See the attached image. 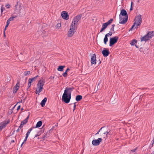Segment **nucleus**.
I'll return each instance as SVG.
<instances>
[{"label":"nucleus","mask_w":154,"mask_h":154,"mask_svg":"<svg viewBox=\"0 0 154 154\" xmlns=\"http://www.w3.org/2000/svg\"><path fill=\"white\" fill-rule=\"evenodd\" d=\"M4 36L5 37V32H4Z\"/></svg>","instance_id":"58"},{"label":"nucleus","mask_w":154,"mask_h":154,"mask_svg":"<svg viewBox=\"0 0 154 154\" xmlns=\"http://www.w3.org/2000/svg\"><path fill=\"white\" fill-rule=\"evenodd\" d=\"M10 21L8 20V19L7 20L6 22V24L7 25H9L10 23Z\"/></svg>","instance_id":"42"},{"label":"nucleus","mask_w":154,"mask_h":154,"mask_svg":"<svg viewBox=\"0 0 154 154\" xmlns=\"http://www.w3.org/2000/svg\"><path fill=\"white\" fill-rule=\"evenodd\" d=\"M113 20L112 19H111L108 21L106 23H104L102 25V27L100 31V32H102L107 27V26L110 24L113 21Z\"/></svg>","instance_id":"6"},{"label":"nucleus","mask_w":154,"mask_h":154,"mask_svg":"<svg viewBox=\"0 0 154 154\" xmlns=\"http://www.w3.org/2000/svg\"><path fill=\"white\" fill-rule=\"evenodd\" d=\"M45 81L43 79H41L39 80L37 84V88L38 90V92H41L42 90L43 86L44 85Z\"/></svg>","instance_id":"3"},{"label":"nucleus","mask_w":154,"mask_h":154,"mask_svg":"<svg viewBox=\"0 0 154 154\" xmlns=\"http://www.w3.org/2000/svg\"><path fill=\"white\" fill-rule=\"evenodd\" d=\"M108 41V38L107 35H105L103 41L105 45L106 44V43Z\"/></svg>","instance_id":"28"},{"label":"nucleus","mask_w":154,"mask_h":154,"mask_svg":"<svg viewBox=\"0 0 154 154\" xmlns=\"http://www.w3.org/2000/svg\"><path fill=\"white\" fill-rule=\"evenodd\" d=\"M76 28L75 26L71 25L70 29L68 32V36L69 37H72L74 34V31Z\"/></svg>","instance_id":"7"},{"label":"nucleus","mask_w":154,"mask_h":154,"mask_svg":"<svg viewBox=\"0 0 154 154\" xmlns=\"http://www.w3.org/2000/svg\"><path fill=\"white\" fill-rule=\"evenodd\" d=\"M3 5H2L1 6V15H2L3 11L5 10V8L4 7H3Z\"/></svg>","instance_id":"30"},{"label":"nucleus","mask_w":154,"mask_h":154,"mask_svg":"<svg viewBox=\"0 0 154 154\" xmlns=\"http://www.w3.org/2000/svg\"><path fill=\"white\" fill-rule=\"evenodd\" d=\"M38 90L37 89H36V91H35V93L36 94H37L38 93H40V92H38Z\"/></svg>","instance_id":"44"},{"label":"nucleus","mask_w":154,"mask_h":154,"mask_svg":"<svg viewBox=\"0 0 154 154\" xmlns=\"http://www.w3.org/2000/svg\"><path fill=\"white\" fill-rule=\"evenodd\" d=\"M61 16L65 20H68L69 19V15L67 13L66 11H63L62 12Z\"/></svg>","instance_id":"15"},{"label":"nucleus","mask_w":154,"mask_h":154,"mask_svg":"<svg viewBox=\"0 0 154 154\" xmlns=\"http://www.w3.org/2000/svg\"><path fill=\"white\" fill-rule=\"evenodd\" d=\"M6 28H7L5 27V28L4 29V32H5V31L6 29Z\"/></svg>","instance_id":"54"},{"label":"nucleus","mask_w":154,"mask_h":154,"mask_svg":"<svg viewBox=\"0 0 154 154\" xmlns=\"http://www.w3.org/2000/svg\"><path fill=\"white\" fill-rule=\"evenodd\" d=\"M82 98V97L80 95H77L75 98L76 100L77 101H79L81 100Z\"/></svg>","instance_id":"23"},{"label":"nucleus","mask_w":154,"mask_h":154,"mask_svg":"<svg viewBox=\"0 0 154 154\" xmlns=\"http://www.w3.org/2000/svg\"><path fill=\"white\" fill-rule=\"evenodd\" d=\"M69 70H70L69 69V68H67V69H66V71L64 73H63L62 75L64 77H66L67 76V72Z\"/></svg>","instance_id":"27"},{"label":"nucleus","mask_w":154,"mask_h":154,"mask_svg":"<svg viewBox=\"0 0 154 154\" xmlns=\"http://www.w3.org/2000/svg\"><path fill=\"white\" fill-rule=\"evenodd\" d=\"M82 17V15H78L74 17L71 25L75 26L77 28V25L78 24V22L81 20Z\"/></svg>","instance_id":"4"},{"label":"nucleus","mask_w":154,"mask_h":154,"mask_svg":"<svg viewBox=\"0 0 154 154\" xmlns=\"http://www.w3.org/2000/svg\"><path fill=\"white\" fill-rule=\"evenodd\" d=\"M133 8L132 7V6H131V8H130V11H131L133 10Z\"/></svg>","instance_id":"46"},{"label":"nucleus","mask_w":154,"mask_h":154,"mask_svg":"<svg viewBox=\"0 0 154 154\" xmlns=\"http://www.w3.org/2000/svg\"><path fill=\"white\" fill-rule=\"evenodd\" d=\"M61 26V24L60 23H58L57 25V27L58 28H59Z\"/></svg>","instance_id":"38"},{"label":"nucleus","mask_w":154,"mask_h":154,"mask_svg":"<svg viewBox=\"0 0 154 154\" xmlns=\"http://www.w3.org/2000/svg\"><path fill=\"white\" fill-rule=\"evenodd\" d=\"M104 127H101L97 132H98V133H99V132L102 130V128H103Z\"/></svg>","instance_id":"43"},{"label":"nucleus","mask_w":154,"mask_h":154,"mask_svg":"<svg viewBox=\"0 0 154 154\" xmlns=\"http://www.w3.org/2000/svg\"><path fill=\"white\" fill-rule=\"evenodd\" d=\"M137 147H136L135 149H132L131 150V151L132 152H134L137 149Z\"/></svg>","instance_id":"40"},{"label":"nucleus","mask_w":154,"mask_h":154,"mask_svg":"<svg viewBox=\"0 0 154 154\" xmlns=\"http://www.w3.org/2000/svg\"><path fill=\"white\" fill-rule=\"evenodd\" d=\"M99 134V133H98V132H97V133L95 135H97V134Z\"/></svg>","instance_id":"56"},{"label":"nucleus","mask_w":154,"mask_h":154,"mask_svg":"<svg viewBox=\"0 0 154 154\" xmlns=\"http://www.w3.org/2000/svg\"><path fill=\"white\" fill-rule=\"evenodd\" d=\"M137 42V40L135 39L133 40L131 42L130 44L132 45H134V44Z\"/></svg>","instance_id":"31"},{"label":"nucleus","mask_w":154,"mask_h":154,"mask_svg":"<svg viewBox=\"0 0 154 154\" xmlns=\"http://www.w3.org/2000/svg\"><path fill=\"white\" fill-rule=\"evenodd\" d=\"M47 98L45 97L41 101V104L42 107H44L45 104V103L47 101Z\"/></svg>","instance_id":"21"},{"label":"nucleus","mask_w":154,"mask_h":154,"mask_svg":"<svg viewBox=\"0 0 154 154\" xmlns=\"http://www.w3.org/2000/svg\"><path fill=\"white\" fill-rule=\"evenodd\" d=\"M20 128H18L17 130V132H19L20 130Z\"/></svg>","instance_id":"47"},{"label":"nucleus","mask_w":154,"mask_h":154,"mask_svg":"<svg viewBox=\"0 0 154 154\" xmlns=\"http://www.w3.org/2000/svg\"><path fill=\"white\" fill-rule=\"evenodd\" d=\"M134 21V22L129 31L132 30L134 27L135 29H137L138 26L140 25L142 22L141 15H139L135 17Z\"/></svg>","instance_id":"2"},{"label":"nucleus","mask_w":154,"mask_h":154,"mask_svg":"<svg viewBox=\"0 0 154 154\" xmlns=\"http://www.w3.org/2000/svg\"><path fill=\"white\" fill-rule=\"evenodd\" d=\"M76 106H74V109H73V111H74V110L75 109Z\"/></svg>","instance_id":"48"},{"label":"nucleus","mask_w":154,"mask_h":154,"mask_svg":"<svg viewBox=\"0 0 154 154\" xmlns=\"http://www.w3.org/2000/svg\"><path fill=\"white\" fill-rule=\"evenodd\" d=\"M34 128V127H33V128H30L29 129L27 133H26V135L28 136H29L30 133L31 132V131H32L33 128Z\"/></svg>","instance_id":"29"},{"label":"nucleus","mask_w":154,"mask_h":154,"mask_svg":"<svg viewBox=\"0 0 154 154\" xmlns=\"http://www.w3.org/2000/svg\"><path fill=\"white\" fill-rule=\"evenodd\" d=\"M5 7L7 8H9L11 7V5L8 4H7L5 5Z\"/></svg>","instance_id":"37"},{"label":"nucleus","mask_w":154,"mask_h":154,"mask_svg":"<svg viewBox=\"0 0 154 154\" xmlns=\"http://www.w3.org/2000/svg\"><path fill=\"white\" fill-rule=\"evenodd\" d=\"M109 51L108 50H107L106 48H104L103 50L102 51V54L104 57H106L108 56L109 54Z\"/></svg>","instance_id":"13"},{"label":"nucleus","mask_w":154,"mask_h":154,"mask_svg":"<svg viewBox=\"0 0 154 154\" xmlns=\"http://www.w3.org/2000/svg\"><path fill=\"white\" fill-rule=\"evenodd\" d=\"M29 115L23 121L21 122V123L23 125L26 124L28 122V119L29 118Z\"/></svg>","instance_id":"20"},{"label":"nucleus","mask_w":154,"mask_h":154,"mask_svg":"<svg viewBox=\"0 0 154 154\" xmlns=\"http://www.w3.org/2000/svg\"><path fill=\"white\" fill-rule=\"evenodd\" d=\"M112 134L111 130L110 129L105 130L103 131L102 133L100 134V136L101 137L105 138V137H107V135L108 134L111 135Z\"/></svg>","instance_id":"9"},{"label":"nucleus","mask_w":154,"mask_h":154,"mask_svg":"<svg viewBox=\"0 0 154 154\" xmlns=\"http://www.w3.org/2000/svg\"><path fill=\"white\" fill-rule=\"evenodd\" d=\"M38 77V75H37L33 78H29V80L31 82H32V83L33 82L35 81L36 79Z\"/></svg>","instance_id":"25"},{"label":"nucleus","mask_w":154,"mask_h":154,"mask_svg":"<svg viewBox=\"0 0 154 154\" xmlns=\"http://www.w3.org/2000/svg\"><path fill=\"white\" fill-rule=\"evenodd\" d=\"M74 89L73 87H66L62 96V100L66 103H68L71 98V93Z\"/></svg>","instance_id":"1"},{"label":"nucleus","mask_w":154,"mask_h":154,"mask_svg":"<svg viewBox=\"0 0 154 154\" xmlns=\"http://www.w3.org/2000/svg\"><path fill=\"white\" fill-rule=\"evenodd\" d=\"M91 61L92 65L94 64H96V56L95 54H93L91 56Z\"/></svg>","instance_id":"14"},{"label":"nucleus","mask_w":154,"mask_h":154,"mask_svg":"<svg viewBox=\"0 0 154 154\" xmlns=\"http://www.w3.org/2000/svg\"><path fill=\"white\" fill-rule=\"evenodd\" d=\"M112 27L110 29V30L111 32H114V27L115 26V24H112Z\"/></svg>","instance_id":"32"},{"label":"nucleus","mask_w":154,"mask_h":154,"mask_svg":"<svg viewBox=\"0 0 154 154\" xmlns=\"http://www.w3.org/2000/svg\"><path fill=\"white\" fill-rule=\"evenodd\" d=\"M118 39L119 37L117 36L110 38L109 40V46H112L115 44L117 42Z\"/></svg>","instance_id":"8"},{"label":"nucleus","mask_w":154,"mask_h":154,"mask_svg":"<svg viewBox=\"0 0 154 154\" xmlns=\"http://www.w3.org/2000/svg\"><path fill=\"white\" fill-rule=\"evenodd\" d=\"M102 140L101 138H99L97 140H93L92 142V144L95 146L98 145L102 141Z\"/></svg>","instance_id":"12"},{"label":"nucleus","mask_w":154,"mask_h":154,"mask_svg":"<svg viewBox=\"0 0 154 154\" xmlns=\"http://www.w3.org/2000/svg\"><path fill=\"white\" fill-rule=\"evenodd\" d=\"M11 143H14V140H12L11 141Z\"/></svg>","instance_id":"51"},{"label":"nucleus","mask_w":154,"mask_h":154,"mask_svg":"<svg viewBox=\"0 0 154 154\" xmlns=\"http://www.w3.org/2000/svg\"><path fill=\"white\" fill-rule=\"evenodd\" d=\"M42 124V121H39L37 122L36 125V128H39L41 126Z\"/></svg>","instance_id":"26"},{"label":"nucleus","mask_w":154,"mask_h":154,"mask_svg":"<svg viewBox=\"0 0 154 154\" xmlns=\"http://www.w3.org/2000/svg\"><path fill=\"white\" fill-rule=\"evenodd\" d=\"M24 143L23 142L21 144V147H22L23 145V144Z\"/></svg>","instance_id":"52"},{"label":"nucleus","mask_w":154,"mask_h":154,"mask_svg":"<svg viewBox=\"0 0 154 154\" xmlns=\"http://www.w3.org/2000/svg\"><path fill=\"white\" fill-rule=\"evenodd\" d=\"M150 39L149 36L147 34L146 35L143 36L141 38V41H145L146 42Z\"/></svg>","instance_id":"17"},{"label":"nucleus","mask_w":154,"mask_h":154,"mask_svg":"<svg viewBox=\"0 0 154 154\" xmlns=\"http://www.w3.org/2000/svg\"><path fill=\"white\" fill-rule=\"evenodd\" d=\"M112 32H110L108 33H107L106 35H107V36H110L112 35Z\"/></svg>","instance_id":"36"},{"label":"nucleus","mask_w":154,"mask_h":154,"mask_svg":"<svg viewBox=\"0 0 154 154\" xmlns=\"http://www.w3.org/2000/svg\"><path fill=\"white\" fill-rule=\"evenodd\" d=\"M22 8V4L19 1H17L14 8V11L16 12H18L20 14L21 13L20 11Z\"/></svg>","instance_id":"5"},{"label":"nucleus","mask_w":154,"mask_h":154,"mask_svg":"<svg viewBox=\"0 0 154 154\" xmlns=\"http://www.w3.org/2000/svg\"><path fill=\"white\" fill-rule=\"evenodd\" d=\"M20 88V85L18 82L16 84L15 86L13 88V93H16Z\"/></svg>","instance_id":"16"},{"label":"nucleus","mask_w":154,"mask_h":154,"mask_svg":"<svg viewBox=\"0 0 154 154\" xmlns=\"http://www.w3.org/2000/svg\"><path fill=\"white\" fill-rule=\"evenodd\" d=\"M76 102H75V103H74V106H76Z\"/></svg>","instance_id":"50"},{"label":"nucleus","mask_w":154,"mask_h":154,"mask_svg":"<svg viewBox=\"0 0 154 154\" xmlns=\"http://www.w3.org/2000/svg\"><path fill=\"white\" fill-rule=\"evenodd\" d=\"M39 136V135L38 134H36L35 135V137H37L38 136Z\"/></svg>","instance_id":"49"},{"label":"nucleus","mask_w":154,"mask_h":154,"mask_svg":"<svg viewBox=\"0 0 154 154\" xmlns=\"http://www.w3.org/2000/svg\"><path fill=\"white\" fill-rule=\"evenodd\" d=\"M20 105L19 106L17 107V110H19V109H20Z\"/></svg>","instance_id":"45"},{"label":"nucleus","mask_w":154,"mask_h":154,"mask_svg":"<svg viewBox=\"0 0 154 154\" xmlns=\"http://www.w3.org/2000/svg\"><path fill=\"white\" fill-rule=\"evenodd\" d=\"M23 125L21 123V124L20 125V126H19V128H20V129H21L23 127Z\"/></svg>","instance_id":"41"},{"label":"nucleus","mask_w":154,"mask_h":154,"mask_svg":"<svg viewBox=\"0 0 154 154\" xmlns=\"http://www.w3.org/2000/svg\"><path fill=\"white\" fill-rule=\"evenodd\" d=\"M31 83H32V82L28 80V86H27L28 88L27 89V90H28V88L31 87Z\"/></svg>","instance_id":"34"},{"label":"nucleus","mask_w":154,"mask_h":154,"mask_svg":"<svg viewBox=\"0 0 154 154\" xmlns=\"http://www.w3.org/2000/svg\"><path fill=\"white\" fill-rule=\"evenodd\" d=\"M65 66H60L57 68V70L60 71H63V68L65 67Z\"/></svg>","instance_id":"24"},{"label":"nucleus","mask_w":154,"mask_h":154,"mask_svg":"<svg viewBox=\"0 0 154 154\" xmlns=\"http://www.w3.org/2000/svg\"><path fill=\"white\" fill-rule=\"evenodd\" d=\"M128 16L123 17L121 15H119V23L122 24H125L127 22Z\"/></svg>","instance_id":"10"},{"label":"nucleus","mask_w":154,"mask_h":154,"mask_svg":"<svg viewBox=\"0 0 154 154\" xmlns=\"http://www.w3.org/2000/svg\"><path fill=\"white\" fill-rule=\"evenodd\" d=\"M135 46L136 47V48H138L137 46H136V45H135Z\"/></svg>","instance_id":"59"},{"label":"nucleus","mask_w":154,"mask_h":154,"mask_svg":"<svg viewBox=\"0 0 154 154\" xmlns=\"http://www.w3.org/2000/svg\"><path fill=\"white\" fill-rule=\"evenodd\" d=\"M119 15H121L122 17V16H125V17L128 16L126 11L124 9L121 10V13Z\"/></svg>","instance_id":"18"},{"label":"nucleus","mask_w":154,"mask_h":154,"mask_svg":"<svg viewBox=\"0 0 154 154\" xmlns=\"http://www.w3.org/2000/svg\"><path fill=\"white\" fill-rule=\"evenodd\" d=\"M28 137V136L26 135V136L25 138V139L23 141V142L24 143H25L26 142V141L27 140V138Z\"/></svg>","instance_id":"39"},{"label":"nucleus","mask_w":154,"mask_h":154,"mask_svg":"<svg viewBox=\"0 0 154 154\" xmlns=\"http://www.w3.org/2000/svg\"><path fill=\"white\" fill-rule=\"evenodd\" d=\"M9 122L10 121L8 120V121L5 120L2 122L0 124V131H1L3 128H5L6 125L9 123Z\"/></svg>","instance_id":"11"},{"label":"nucleus","mask_w":154,"mask_h":154,"mask_svg":"<svg viewBox=\"0 0 154 154\" xmlns=\"http://www.w3.org/2000/svg\"><path fill=\"white\" fill-rule=\"evenodd\" d=\"M8 25H7L6 24V25L5 26V27L7 28L8 26Z\"/></svg>","instance_id":"53"},{"label":"nucleus","mask_w":154,"mask_h":154,"mask_svg":"<svg viewBox=\"0 0 154 154\" xmlns=\"http://www.w3.org/2000/svg\"><path fill=\"white\" fill-rule=\"evenodd\" d=\"M57 125H55V126H57Z\"/></svg>","instance_id":"60"},{"label":"nucleus","mask_w":154,"mask_h":154,"mask_svg":"<svg viewBox=\"0 0 154 154\" xmlns=\"http://www.w3.org/2000/svg\"><path fill=\"white\" fill-rule=\"evenodd\" d=\"M100 63H101V61H100V62H99V63L98 65L100 64Z\"/></svg>","instance_id":"57"},{"label":"nucleus","mask_w":154,"mask_h":154,"mask_svg":"<svg viewBox=\"0 0 154 154\" xmlns=\"http://www.w3.org/2000/svg\"><path fill=\"white\" fill-rule=\"evenodd\" d=\"M54 127H53L49 131L47 132L44 135L45 137H48L49 136L50 131H52L54 129Z\"/></svg>","instance_id":"22"},{"label":"nucleus","mask_w":154,"mask_h":154,"mask_svg":"<svg viewBox=\"0 0 154 154\" xmlns=\"http://www.w3.org/2000/svg\"><path fill=\"white\" fill-rule=\"evenodd\" d=\"M16 16L11 17L8 19V20H10V21H13L14 20V19L16 18Z\"/></svg>","instance_id":"35"},{"label":"nucleus","mask_w":154,"mask_h":154,"mask_svg":"<svg viewBox=\"0 0 154 154\" xmlns=\"http://www.w3.org/2000/svg\"><path fill=\"white\" fill-rule=\"evenodd\" d=\"M30 73V71H25L24 72V75L25 76H27Z\"/></svg>","instance_id":"33"},{"label":"nucleus","mask_w":154,"mask_h":154,"mask_svg":"<svg viewBox=\"0 0 154 154\" xmlns=\"http://www.w3.org/2000/svg\"><path fill=\"white\" fill-rule=\"evenodd\" d=\"M133 2H131V6H132V5H133Z\"/></svg>","instance_id":"55"},{"label":"nucleus","mask_w":154,"mask_h":154,"mask_svg":"<svg viewBox=\"0 0 154 154\" xmlns=\"http://www.w3.org/2000/svg\"><path fill=\"white\" fill-rule=\"evenodd\" d=\"M147 34L149 36V38L150 39L154 36V31L148 32Z\"/></svg>","instance_id":"19"}]
</instances>
